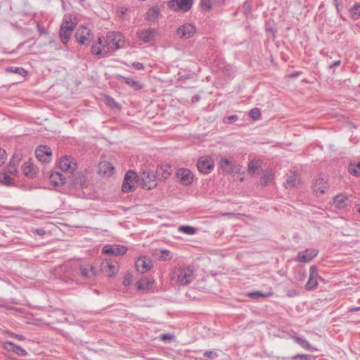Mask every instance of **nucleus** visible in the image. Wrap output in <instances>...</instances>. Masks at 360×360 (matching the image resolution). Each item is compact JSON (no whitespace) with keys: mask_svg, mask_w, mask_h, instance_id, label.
<instances>
[{"mask_svg":"<svg viewBox=\"0 0 360 360\" xmlns=\"http://www.w3.org/2000/svg\"><path fill=\"white\" fill-rule=\"evenodd\" d=\"M355 206L356 207V211L360 213V198L355 202Z\"/></svg>","mask_w":360,"mask_h":360,"instance_id":"nucleus-57","label":"nucleus"},{"mask_svg":"<svg viewBox=\"0 0 360 360\" xmlns=\"http://www.w3.org/2000/svg\"><path fill=\"white\" fill-rule=\"evenodd\" d=\"M341 64V60H335L334 62H333L330 65H329V68L331 69L333 68H335V67H338V66H340Z\"/></svg>","mask_w":360,"mask_h":360,"instance_id":"nucleus-54","label":"nucleus"},{"mask_svg":"<svg viewBox=\"0 0 360 360\" xmlns=\"http://www.w3.org/2000/svg\"><path fill=\"white\" fill-rule=\"evenodd\" d=\"M6 160V152L4 149L0 148V166L4 165Z\"/></svg>","mask_w":360,"mask_h":360,"instance_id":"nucleus-47","label":"nucleus"},{"mask_svg":"<svg viewBox=\"0 0 360 360\" xmlns=\"http://www.w3.org/2000/svg\"><path fill=\"white\" fill-rule=\"evenodd\" d=\"M336 8L338 11H339L338 5H337Z\"/></svg>","mask_w":360,"mask_h":360,"instance_id":"nucleus-61","label":"nucleus"},{"mask_svg":"<svg viewBox=\"0 0 360 360\" xmlns=\"http://www.w3.org/2000/svg\"><path fill=\"white\" fill-rule=\"evenodd\" d=\"M93 32L86 27L80 25L75 34L76 41L80 44L87 45L93 39Z\"/></svg>","mask_w":360,"mask_h":360,"instance_id":"nucleus-7","label":"nucleus"},{"mask_svg":"<svg viewBox=\"0 0 360 360\" xmlns=\"http://www.w3.org/2000/svg\"><path fill=\"white\" fill-rule=\"evenodd\" d=\"M172 279L180 285H186L194 279L193 270L190 266L176 268L173 272Z\"/></svg>","mask_w":360,"mask_h":360,"instance_id":"nucleus-2","label":"nucleus"},{"mask_svg":"<svg viewBox=\"0 0 360 360\" xmlns=\"http://www.w3.org/2000/svg\"><path fill=\"white\" fill-rule=\"evenodd\" d=\"M103 167H105V170L103 171L104 174L110 176L113 173L114 167L112 166L110 163L105 162Z\"/></svg>","mask_w":360,"mask_h":360,"instance_id":"nucleus-42","label":"nucleus"},{"mask_svg":"<svg viewBox=\"0 0 360 360\" xmlns=\"http://www.w3.org/2000/svg\"><path fill=\"white\" fill-rule=\"evenodd\" d=\"M12 164H13V165H15V160H12L10 161V166H11Z\"/></svg>","mask_w":360,"mask_h":360,"instance_id":"nucleus-58","label":"nucleus"},{"mask_svg":"<svg viewBox=\"0 0 360 360\" xmlns=\"http://www.w3.org/2000/svg\"><path fill=\"white\" fill-rule=\"evenodd\" d=\"M152 267L151 259L146 256L139 257L135 262V268L137 271L144 274Z\"/></svg>","mask_w":360,"mask_h":360,"instance_id":"nucleus-15","label":"nucleus"},{"mask_svg":"<svg viewBox=\"0 0 360 360\" xmlns=\"http://www.w3.org/2000/svg\"><path fill=\"white\" fill-rule=\"evenodd\" d=\"M271 295V292H264L261 290L253 291L249 293L250 297L253 300H259L260 298L267 297Z\"/></svg>","mask_w":360,"mask_h":360,"instance_id":"nucleus-32","label":"nucleus"},{"mask_svg":"<svg viewBox=\"0 0 360 360\" xmlns=\"http://www.w3.org/2000/svg\"><path fill=\"white\" fill-rule=\"evenodd\" d=\"M77 24V20L70 15H65L60 28V37L63 44H66L71 37L72 31Z\"/></svg>","mask_w":360,"mask_h":360,"instance_id":"nucleus-1","label":"nucleus"},{"mask_svg":"<svg viewBox=\"0 0 360 360\" xmlns=\"http://www.w3.org/2000/svg\"><path fill=\"white\" fill-rule=\"evenodd\" d=\"M0 183L6 186L13 184L12 178L6 173H0Z\"/></svg>","mask_w":360,"mask_h":360,"instance_id":"nucleus-38","label":"nucleus"},{"mask_svg":"<svg viewBox=\"0 0 360 360\" xmlns=\"http://www.w3.org/2000/svg\"><path fill=\"white\" fill-rule=\"evenodd\" d=\"M3 348L8 352H12L20 356H25L27 354V351L19 345H16L13 342L7 341L3 343Z\"/></svg>","mask_w":360,"mask_h":360,"instance_id":"nucleus-20","label":"nucleus"},{"mask_svg":"<svg viewBox=\"0 0 360 360\" xmlns=\"http://www.w3.org/2000/svg\"><path fill=\"white\" fill-rule=\"evenodd\" d=\"M76 163L70 156H64L59 160L58 167L63 171H73L76 168Z\"/></svg>","mask_w":360,"mask_h":360,"instance_id":"nucleus-19","label":"nucleus"},{"mask_svg":"<svg viewBox=\"0 0 360 360\" xmlns=\"http://www.w3.org/2000/svg\"><path fill=\"white\" fill-rule=\"evenodd\" d=\"M225 3L226 0H200L199 5L202 10L210 12L213 7H221Z\"/></svg>","mask_w":360,"mask_h":360,"instance_id":"nucleus-18","label":"nucleus"},{"mask_svg":"<svg viewBox=\"0 0 360 360\" xmlns=\"http://www.w3.org/2000/svg\"><path fill=\"white\" fill-rule=\"evenodd\" d=\"M221 169L226 173H231L233 172L234 166L232 162L226 158H222L219 160Z\"/></svg>","mask_w":360,"mask_h":360,"instance_id":"nucleus-28","label":"nucleus"},{"mask_svg":"<svg viewBox=\"0 0 360 360\" xmlns=\"http://www.w3.org/2000/svg\"><path fill=\"white\" fill-rule=\"evenodd\" d=\"M37 158L42 162H49L51 160L52 153L51 148L46 146H40L36 150Z\"/></svg>","mask_w":360,"mask_h":360,"instance_id":"nucleus-16","label":"nucleus"},{"mask_svg":"<svg viewBox=\"0 0 360 360\" xmlns=\"http://www.w3.org/2000/svg\"><path fill=\"white\" fill-rule=\"evenodd\" d=\"M238 120V116L237 115H231L227 117H225L223 120V122L226 124H232Z\"/></svg>","mask_w":360,"mask_h":360,"instance_id":"nucleus-41","label":"nucleus"},{"mask_svg":"<svg viewBox=\"0 0 360 360\" xmlns=\"http://www.w3.org/2000/svg\"><path fill=\"white\" fill-rule=\"evenodd\" d=\"M203 355L208 359H214L219 356L218 353L214 351H205Z\"/></svg>","mask_w":360,"mask_h":360,"instance_id":"nucleus-46","label":"nucleus"},{"mask_svg":"<svg viewBox=\"0 0 360 360\" xmlns=\"http://www.w3.org/2000/svg\"><path fill=\"white\" fill-rule=\"evenodd\" d=\"M197 168L200 173L209 174L214 167V160L209 156H202L197 162Z\"/></svg>","mask_w":360,"mask_h":360,"instance_id":"nucleus-9","label":"nucleus"},{"mask_svg":"<svg viewBox=\"0 0 360 360\" xmlns=\"http://www.w3.org/2000/svg\"><path fill=\"white\" fill-rule=\"evenodd\" d=\"M333 205L339 210H345L348 207V197L345 193H340L333 198Z\"/></svg>","mask_w":360,"mask_h":360,"instance_id":"nucleus-21","label":"nucleus"},{"mask_svg":"<svg viewBox=\"0 0 360 360\" xmlns=\"http://www.w3.org/2000/svg\"><path fill=\"white\" fill-rule=\"evenodd\" d=\"M319 250L314 248L306 249L297 253L295 261L301 263H307L317 256Z\"/></svg>","mask_w":360,"mask_h":360,"instance_id":"nucleus-12","label":"nucleus"},{"mask_svg":"<svg viewBox=\"0 0 360 360\" xmlns=\"http://www.w3.org/2000/svg\"><path fill=\"white\" fill-rule=\"evenodd\" d=\"M6 71L8 72L18 74L22 76H26L28 72L25 68H23L22 67H13V66L8 67L6 68Z\"/></svg>","mask_w":360,"mask_h":360,"instance_id":"nucleus-34","label":"nucleus"},{"mask_svg":"<svg viewBox=\"0 0 360 360\" xmlns=\"http://www.w3.org/2000/svg\"><path fill=\"white\" fill-rule=\"evenodd\" d=\"M141 186L143 189L152 190L157 186V176L150 169L142 171L141 176Z\"/></svg>","mask_w":360,"mask_h":360,"instance_id":"nucleus-4","label":"nucleus"},{"mask_svg":"<svg viewBox=\"0 0 360 360\" xmlns=\"http://www.w3.org/2000/svg\"><path fill=\"white\" fill-rule=\"evenodd\" d=\"M32 233L37 236H43L46 233V231L43 228H39L33 229Z\"/></svg>","mask_w":360,"mask_h":360,"instance_id":"nucleus-52","label":"nucleus"},{"mask_svg":"<svg viewBox=\"0 0 360 360\" xmlns=\"http://www.w3.org/2000/svg\"><path fill=\"white\" fill-rule=\"evenodd\" d=\"M139 176L136 172L133 170H128L124 177L122 185V191L124 193L132 192L136 188V184L137 183Z\"/></svg>","mask_w":360,"mask_h":360,"instance_id":"nucleus-5","label":"nucleus"},{"mask_svg":"<svg viewBox=\"0 0 360 360\" xmlns=\"http://www.w3.org/2000/svg\"><path fill=\"white\" fill-rule=\"evenodd\" d=\"M349 12L353 20H358L360 18V3H354L352 8L349 9Z\"/></svg>","mask_w":360,"mask_h":360,"instance_id":"nucleus-33","label":"nucleus"},{"mask_svg":"<svg viewBox=\"0 0 360 360\" xmlns=\"http://www.w3.org/2000/svg\"><path fill=\"white\" fill-rule=\"evenodd\" d=\"M120 77L122 78V82L125 84H127L129 86L134 88L135 89H137L141 87L140 85H139V82H137V81H136L134 79H132L131 78L126 77H124V76H121Z\"/></svg>","mask_w":360,"mask_h":360,"instance_id":"nucleus-36","label":"nucleus"},{"mask_svg":"<svg viewBox=\"0 0 360 360\" xmlns=\"http://www.w3.org/2000/svg\"><path fill=\"white\" fill-rule=\"evenodd\" d=\"M196 229L189 225H181L179 227V231L187 235H193L196 233Z\"/></svg>","mask_w":360,"mask_h":360,"instance_id":"nucleus-35","label":"nucleus"},{"mask_svg":"<svg viewBox=\"0 0 360 360\" xmlns=\"http://www.w3.org/2000/svg\"><path fill=\"white\" fill-rule=\"evenodd\" d=\"M360 311V307H349L348 309V312L354 313L356 311Z\"/></svg>","mask_w":360,"mask_h":360,"instance_id":"nucleus-55","label":"nucleus"},{"mask_svg":"<svg viewBox=\"0 0 360 360\" xmlns=\"http://www.w3.org/2000/svg\"><path fill=\"white\" fill-rule=\"evenodd\" d=\"M158 257L162 261H168L172 258V254L169 250L163 249L160 251Z\"/></svg>","mask_w":360,"mask_h":360,"instance_id":"nucleus-37","label":"nucleus"},{"mask_svg":"<svg viewBox=\"0 0 360 360\" xmlns=\"http://www.w3.org/2000/svg\"><path fill=\"white\" fill-rule=\"evenodd\" d=\"M128 250V248L123 245L107 244L102 248V253L105 255H123Z\"/></svg>","mask_w":360,"mask_h":360,"instance_id":"nucleus-8","label":"nucleus"},{"mask_svg":"<svg viewBox=\"0 0 360 360\" xmlns=\"http://www.w3.org/2000/svg\"><path fill=\"white\" fill-rule=\"evenodd\" d=\"M23 173L26 176L33 177L37 174V168L32 164L25 163L23 167Z\"/></svg>","mask_w":360,"mask_h":360,"instance_id":"nucleus-29","label":"nucleus"},{"mask_svg":"<svg viewBox=\"0 0 360 360\" xmlns=\"http://www.w3.org/2000/svg\"><path fill=\"white\" fill-rule=\"evenodd\" d=\"M160 13V9L158 6H151L145 15V20L150 22H155Z\"/></svg>","mask_w":360,"mask_h":360,"instance_id":"nucleus-22","label":"nucleus"},{"mask_svg":"<svg viewBox=\"0 0 360 360\" xmlns=\"http://www.w3.org/2000/svg\"><path fill=\"white\" fill-rule=\"evenodd\" d=\"M322 179H317L313 184V191L317 196H321L325 193L326 186Z\"/></svg>","mask_w":360,"mask_h":360,"instance_id":"nucleus-27","label":"nucleus"},{"mask_svg":"<svg viewBox=\"0 0 360 360\" xmlns=\"http://www.w3.org/2000/svg\"><path fill=\"white\" fill-rule=\"evenodd\" d=\"M174 335L170 333H162L160 336V340L165 342L174 340Z\"/></svg>","mask_w":360,"mask_h":360,"instance_id":"nucleus-44","label":"nucleus"},{"mask_svg":"<svg viewBox=\"0 0 360 360\" xmlns=\"http://www.w3.org/2000/svg\"><path fill=\"white\" fill-rule=\"evenodd\" d=\"M110 52H115L123 46V36L120 32H109L105 40Z\"/></svg>","mask_w":360,"mask_h":360,"instance_id":"nucleus-3","label":"nucleus"},{"mask_svg":"<svg viewBox=\"0 0 360 360\" xmlns=\"http://www.w3.org/2000/svg\"><path fill=\"white\" fill-rule=\"evenodd\" d=\"M193 1L194 0H170L167 2V6L174 11L186 13L191 9Z\"/></svg>","mask_w":360,"mask_h":360,"instance_id":"nucleus-6","label":"nucleus"},{"mask_svg":"<svg viewBox=\"0 0 360 360\" xmlns=\"http://www.w3.org/2000/svg\"><path fill=\"white\" fill-rule=\"evenodd\" d=\"M195 32V27L190 23H185L179 27L176 34L180 38L188 39Z\"/></svg>","mask_w":360,"mask_h":360,"instance_id":"nucleus-17","label":"nucleus"},{"mask_svg":"<svg viewBox=\"0 0 360 360\" xmlns=\"http://www.w3.org/2000/svg\"><path fill=\"white\" fill-rule=\"evenodd\" d=\"M157 31L154 28H146L139 30L136 32V36L139 40L143 43H151L155 40Z\"/></svg>","mask_w":360,"mask_h":360,"instance_id":"nucleus-11","label":"nucleus"},{"mask_svg":"<svg viewBox=\"0 0 360 360\" xmlns=\"http://www.w3.org/2000/svg\"><path fill=\"white\" fill-rule=\"evenodd\" d=\"M295 342L300 345L304 349L309 352L317 351L318 349L313 345H311L305 338L300 336H295L293 337Z\"/></svg>","mask_w":360,"mask_h":360,"instance_id":"nucleus-25","label":"nucleus"},{"mask_svg":"<svg viewBox=\"0 0 360 360\" xmlns=\"http://www.w3.org/2000/svg\"><path fill=\"white\" fill-rule=\"evenodd\" d=\"M11 336L21 341L25 340V337L22 335L12 333Z\"/></svg>","mask_w":360,"mask_h":360,"instance_id":"nucleus-53","label":"nucleus"},{"mask_svg":"<svg viewBox=\"0 0 360 360\" xmlns=\"http://www.w3.org/2000/svg\"><path fill=\"white\" fill-rule=\"evenodd\" d=\"M176 176L179 183L185 186H190L193 181L192 172L187 168H179L176 172Z\"/></svg>","mask_w":360,"mask_h":360,"instance_id":"nucleus-10","label":"nucleus"},{"mask_svg":"<svg viewBox=\"0 0 360 360\" xmlns=\"http://www.w3.org/2000/svg\"><path fill=\"white\" fill-rule=\"evenodd\" d=\"M297 184V178L295 174L288 176L286 180V184L290 186H295Z\"/></svg>","mask_w":360,"mask_h":360,"instance_id":"nucleus-43","label":"nucleus"},{"mask_svg":"<svg viewBox=\"0 0 360 360\" xmlns=\"http://www.w3.org/2000/svg\"><path fill=\"white\" fill-rule=\"evenodd\" d=\"M84 0H80V1H84Z\"/></svg>","mask_w":360,"mask_h":360,"instance_id":"nucleus-62","label":"nucleus"},{"mask_svg":"<svg viewBox=\"0 0 360 360\" xmlns=\"http://www.w3.org/2000/svg\"><path fill=\"white\" fill-rule=\"evenodd\" d=\"M51 179L53 183L56 185H63L65 183V179L63 177V175L58 172L54 174L53 172L51 174Z\"/></svg>","mask_w":360,"mask_h":360,"instance_id":"nucleus-30","label":"nucleus"},{"mask_svg":"<svg viewBox=\"0 0 360 360\" xmlns=\"http://www.w3.org/2000/svg\"><path fill=\"white\" fill-rule=\"evenodd\" d=\"M131 67L134 68L136 70H144V65L143 63L139 62H134L131 64Z\"/></svg>","mask_w":360,"mask_h":360,"instance_id":"nucleus-51","label":"nucleus"},{"mask_svg":"<svg viewBox=\"0 0 360 360\" xmlns=\"http://www.w3.org/2000/svg\"><path fill=\"white\" fill-rule=\"evenodd\" d=\"M91 53L94 56H107L109 49H107L105 42L103 44V37H98V41L94 43L91 47Z\"/></svg>","mask_w":360,"mask_h":360,"instance_id":"nucleus-14","label":"nucleus"},{"mask_svg":"<svg viewBox=\"0 0 360 360\" xmlns=\"http://www.w3.org/2000/svg\"><path fill=\"white\" fill-rule=\"evenodd\" d=\"M99 170H100V172H101V171H102V166H100V167H99Z\"/></svg>","mask_w":360,"mask_h":360,"instance_id":"nucleus-60","label":"nucleus"},{"mask_svg":"<svg viewBox=\"0 0 360 360\" xmlns=\"http://www.w3.org/2000/svg\"><path fill=\"white\" fill-rule=\"evenodd\" d=\"M170 168L171 167L169 165H162L158 167L155 172L157 179H161L163 181L167 179L171 174Z\"/></svg>","mask_w":360,"mask_h":360,"instance_id":"nucleus-24","label":"nucleus"},{"mask_svg":"<svg viewBox=\"0 0 360 360\" xmlns=\"http://www.w3.org/2000/svg\"><path fill=\"white\" fill-rule=\"evenodd\" d=\"M249 116L253 120H258L260 118V117H261V111L257 108H252L249 112Z\"/></svg>","mask_w":360,"mask_h":360,"instance_id":"nucleus-40","label":"nucleus"},{"mask_svg":"<svg viewBox=\"0 0 360 360\" xmlns=\"http://www.w3.org/2000/svg\"><path fill=\"white\" fill-rule=\"evenodd\" d=\"M200 99V96L198 94L195 95L193 96L192 98V102H197V101H199Z\"/></svg>","mask_w":360,"mask_h":360,"instance_id":"nucleus-56","label":"nucleus"},{"mask_svg":"<svg viewBox=\"0 0 360 360\" xmlns=\"http://www.w3.org/2000/svg\"><path fill=\"white\" fill-rule=\"evenodd\" d=\"M320 276L318 273V269L316 266H311L309 268V276L307 283L305 285V289L312 290L318 285V279Z\"/></svg>","mask_w":360,"mask_h":360,"instance_id":"nucleus-13","label":"nucleus"},{"mask_svg":"<svg viewBox=\"0 0 360 360\" xmlns=\"http://www.w3.org/2000/svg\"><path fill=\"white\" fill-rule=\"evenodd\" d=\"M349 173L356 177H360V161H351L347 167Z\"/></svg>","mask_w":360,"mask_h":360,"instance_id":"nucleus-26","label":"nucleus"},{"mask_svg":"<svg viewBox=\"0 0 360 360\" xmlns=\"http://www.w3.org/2000/svg\"><path fill=\"white\" fill-rule=\"evenodd\" d=\"M231 214H232V213H230V212H226L224 214V215H225V216H228V215H231Z\"/></svg>","mask_w":360,"mask_h":360,"instance_id":"nucleus-59","label":"nucleus"},{"mask_svg":"<svg viewBox=\"0 0 360 360\" xmlns=\"http://www.w3.org/2000/svg\"><path fill=\"white\" fill-rule=\"evenodd\" d=\"M37 28L40 35L46 34L48 33L45 27L40 23H37Z\"/></svg>","mask_w":360,"mask_h":360,"instance_id":"nucleus-49","label":"nucleus"},{"mask_svg":"<svg viewBox=\"0 0 360 360\" xmlns=\"http://www.w3.org/2000/svg\"><path fill=\"white\" fill-rule=\"evenodd\" d=\"M242 8H243V13L245 15H248L250 13V11H251L250 2L248 1H245L243 4Z\"/></svg>","mask_w":360,"mask_h":360,"instance_id":"nucleus-45","label":"nucleus"},{"mask_svg":"<svg viewBox=\"0 0 360 360\" xmlns=\"http://www.w3.org/2000/svg\"><path fill=\"white\" fill-rule=\"evenodd\" d=\"M105 104L111 109L120 110L121 105L118 103L112 97L110 96H105Z\"/></svg>","mask_w":360,"mask_h":360,"instance_id":"nucleus-31","label":"nucleus"},{"mask_svg":"<svg viewBox=\"0 0 360 360\" xmlns=\"http://www.w3.org/2000/svg\"><path fill=\"white\" fill-rule=\"evenodd\" d=\"M79 272L84 278H91L96 275V269L89 264H83L79 267Z\"/></svg>","mask_w":360,"mask_h":360,"instance_id":"nucleus-23","label":"nucleus"},{"mask_svg":"<svg viewBox=\"0 0 360 360\" xmlns=\"http://www.w3.org/2000/svg\"><path fill=\"white\" fill-rule=\"evenodd\" d=\"M292 359L295 360H316V356L311 354H297Z\"/></svg>","mask_w":360,"mask_h":360,"instance_id":"nucleus-39","label":"nucleus"},{"mask_svg":"<svg viewBox=\"0 0 360 360\" xmlns=\"http://www.w3.org/2000/svg\"><path fill=\"white\" fill-rule=\"evenodd\" d=\"M258 168V165L257 162L251 161L248 164V171L255 172Z\"/></svg>","mask_w":360,"mask_h":360,"instance_id":"nucleus-50","label":"nucleus"},{"mask_svg":"<svg viewBox=\"0 0 360 360\" xmlns=\"http://www.w3.org/2000/svg\"><path fill=\"white\" fill-rule=\"evenodd\" d=\"M151 286H152V284L149 281H147L146 283V285H144L143 283L139 281L138 283V285H137L138 288L140 289V290L148 289Z\"/></svg>","mask_w":360,"mask_h":360,"instance_id":"nucleus-48","label":"nucleus"}]
</instances>
